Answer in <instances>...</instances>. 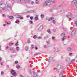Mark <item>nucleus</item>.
I'll list each match as a JSON object with an SVG mask.
<instances>
[{"label": "nucleus", "mask_w": 77, "mask_h": 77, "mask_svg": "<svg viewBox=\"0 0 77 77\" xmlns=\"http://www.w3.org/2000/svg\"><path fill=\"white\" fill-rule=\"evenodd\" d=\"M6 5L5 4H3L2 2H0V8H2L3 11H4L6 9Z\"/></svg>", "instance_id": "nucleus-1"}, {"label": "nucleus", "mask_w": 77, "mask_h": 77, "mask_svg": "<svg viewBox=\"0 0 77 77\" xmlns=\"http://www.w3.org/2000/svg\"><path fill=\"white\" fill-rule=\"evenodd\" d=\"M11 72L13 75H14V76L17 75V73L16 72V71H15V70L12 69L11 71Z\"/></svg>", "instance_id": "nucleus-2"}, {"label": "nucleus", "mask_w": 77, "mask_h": 77, "mask_svg": "<svg viewBox=\"0 0 77 77\" xmlns=\"http://www.w3.org/2000/svg\"><path fill=\"white\" fill-rule=\"evenodd\" d=\"M72 14L71 12H69L67 15H66V17H67L68 18H69V17L71 18V17H72Z\"/></svg>", "instance_id": "nucleus-3"}, {"label": "nucleus", "mask_w": 77, "mask_h": 77, "mask_svg": "<svg viewBox=\"0 0 77 77\" xmlns=\"http://www.w3.org/2000/svg\"><path fill=\"white\" fill-rule=\"evenodd\" d=\"M50 1H46L45 2V4H44V6H46V5H50Z\"/></svg>", "instance_id": "nucleus-4"}, {"label": "nucleus", "mask_w": 77, "mask_h": 77, "mask_svg": "<svg viewBox=\"0 0 77 77\" xmlns=\"http://www.w3.org/2000/svg\"><path fill=\"white\" fill-rule=\"evenodd\" d=\"M77 3V1L76 0H74L72 2V4L73 5H75Z\"/></svg>", "instance_id": "nucleus-5"}, {"label": "nucleus", "mask_w": 77, "mask_h": 77, "mask_svg": "<svg viewBox=\"0 0 77 77\" xmlns=\"http://www.w3.org/2000/svg\"><path fill=\"white\" fill-rule=\"evenodd\" d=\"M66 61L67 62L69 63L71 62V59H70V58L68 57L66 58Z\"/></svg>", "instance_id": "nucleus-6"}, {"label": "nucleus", "mask_w": 77, "mask_h": 77, "mask_svg": "<svg viewBox=\"0 0 77 77\" xmlns=\"http://www.w3.org/2000/svg\"><path fill=\"white\" fill-rule=\"evenodd\" d=\"M5 9H7L8 11H9V10H11V5H8L7 6V8H5Z\"/></svg>", "instance_id": "nucleus-7"}, {"label": "nucleus", "mask_w": 77, "mask_h": 77, "mask_svg": "<svg viewBox=\"0 0 77 77\" xmlns=\"http://www.w3.org/2000/svg\"><path fill=\"white\" fill-rule=\"evenodd\" d=\"M42 29H43V25H41L38 29V30H42Z\"/></svg>", "instance_id": "nucleus-8"}, {"label": "nucleus", "mask_w": 77, "mask_h": 77, "mask_svg": "<svg viewBox=\"0 0 77 77\" xmlns=\"http://www.w3.org/2000/svg\"><path fill=\"white\" fill-rule=\"evenodd\" d=\"M75 33H76L75 30H73L71 33V34L72 35H74Z\"/></svg>", "instance_id": "nucleus-9"}, {"label": "nucleus", "mask_w": 77, "mask_h": 77, "mask_svg": "<svg viewBox=\"0 0 77 77\" xmlns=\"http://www.w3.org/2000/svg\"><path fill=\"white\" fill-rule=\"evenodd\" d=\"M38 77V73H35L33 75V77Z\"/></svg>", "instance_id": "nucleus-10"}, {"label": "nucleus", "mask_w": 77, "mask_h": 77, "mask_svg": "<svg viewBox=\"0 0 77 77\" xmlns=\"http://www.w3.org/2000/svg\"><path fill=\"white\" fill-rule=\"evenodd\" d=\"M35 20H39V18L38 17V16L36 15L34 18Z\"/></svg>", "instance_id": "nucleus-11"}, {"label": "nucleus", "mask_w": 77, "mask_h": 77, "mask_svg": "<svg viewBox=\"0 0 77 77\" xmlns=\"http://www.w3.org/2000/svg\"><path fill=\"white\" fill-rule=\"evenodd\" d=\"M57 69H60L61 68V66L60 65H58L57 66Z\"/></svg>", "instance_id": "nucleus-12"}, {"label": "nucleus", "mask_w": 77, "mask_h": 77, "mask_svg": "<svg viewBox=\"0 0 77 77\" xmlns=\"http://www.w3.org/2000/svg\"><path fill=\"white\" fill-rule=\"evenodd\" d=\"M53 19H54V17H52L49 19H48V21H51V20H53Z\"/></svg>", "instance_id": "nucleus-13"}, {"label": "nucleus", "mask_w": 77, "mask_h": 77, "mask_svg": "<svg viewBox=\"0 0 77 77\" xmlns=\"http://www.w3.org/2000/svg\"><path fill=\"white\" fill-rule=\"evenodd\" d=\"M63 72H61L60 74V77H63Z\"/></svg>", "instance_id": "nucleus-14"}, {"label": "nucleus", "mask_w": 77, "mask_h": 77, "mask_svg": "<svg viewBox=\"0 0 77 77\" xmlns=\"http://www.w3.org/2000/svg\"><path fill=\"white\" fill-rule=\"evenodd\" d=\"M25 1L26 2H27L28 3H30V1L29 0H25Z\"/></svg>", "instance_id": "nucleus-15"}, {"label": "nucleus", "mask_w": 77, "mask_h": 77, "mask_svg": "<svg viewBox=\"0 0 77 77\" xmlns=\"http://www.w3.org/2000/svg\"><path fill=\"white\" fill-rule=\"evenodd\" d=\"M48 38V35H46L44 37V39H47Z\"/></svg>", "instance_id": "nucleus-16"}, {"label": "nucleus", "mask_w": 77, "mask_h": 77, "mask_svg": "<svg viewBox=\"0 0 77 77\" xmlns=\"http://www.w3.org/2000/svg\"><path fill=\"white\" fill-rule=\"evenodd\" d=\"M61 36H63V37H65L66 36H65V34L64 33H62L61 35Z\"/></svg>", "instance_id": "nucleus-17"}, {"label": "nucleus", "mask_w": 77, "mask_h": 77, "mask_svg": "<svg viewBox=\"0 0 77 77\" xmlns=\"http://www.w3.org/2000/svg\"><path fill=\"white\" fill-rule=\"evenodd\" d=\"M28 50H29V47L27 46H26L25 47V50H26V51H28Z\"/></svg>", "instance_id": "nucleus-18"}, {"label": "nucleus", "mask_w": 77, "mask_h": 77, "mask_svg": "<svg viewBox=\"0 0 77 77\" xmlns=\"http://www.w3.org/2000/svg\"><path fill=\"white\" fill-rule=\"evenodd\" d=\"M40 16L42 18H44V15L43 14H41Z\"/></svg>", "instance_id": "nucleus-19"}, {"label": "nucleus", "mask_w": 77, "mask_h": 77, "mask_svg": "<svg viewBox=\"0 0 77 77\" xmlns=\"http://www.w3.org/2000/svg\"><path fill=\"white\" fill-rule=\"evenodd\" d=\"M16 68L17 69H19V68H20V65H17L16 66Z\"/></svg>", "instance_id": "nucleus-20"}, {"label": "nucleus", "mask_w": 77, "mask_h": 77, "mask_svg": "<svg viewBox=\"0 0 77 77\" xmlns=\"http://www.w3.org/2000/svg\"><path fill=\"white\" fill-rule=\"evenodd\" d=\"M71 48L69 47L67 48V50L68 51H71Z\"/></svg>", "instance_id": "nucleus-21"}, {"label": "nucleus", "mask_w": 77, "mask_h": 77, "mask_svg": "<svg viewBox=\"0 0 77 77\" xmlns=\"http://www.w3.org/2000/svg\"><path fill=\"white\" fill-rule=\"evenodd\" d=\"M16 18H20V17H21V16L20 15H16Z\"/></svg>", "instance_id": "nucleus-22"}, {"label": "nucleus", "mask_w": 77, "mask_h": 77, "mask_svg": "<svg viewBox=\"0 0 77 77\" xmlns=\"http://www.w3.org/2000/svg\"><path fill=\"white\" fill-rule=\"evenodd\" d=\"M16 50H17V51H19V50H20V48L18 47H16Z\"/></svg>", "instance_id": "nucleus-23"}, {"label": "nucleus", "mask_w": 77, "mask_h": 77, "mask_svg": "<svg viewBox=\"0 0 77 77\" xmlns=\"http://www.w3.org/2000/svg\"><path fill=\"white\" fill-rule=\"evenodd\" d=\"M47 32L48 33L51 34V31H50V29H49L47 31Z\"/></svg>", "instance_id": "nucleus-24"}, {"label": "nucleus", "mask_w": 77, "mask_h": 77, "mask_svg": "<svg viewBox=\"0 0 77 77\" xmlns=\"http://www.w3.org/2000/svg\"><path fill=\"white\" fill-rule=\"evenodd\" d=\"M55 51L57 52V51H59V48H56L55 50Z\"/></svg>", "instance_id": "nucleus-25"}, {"label": "nucleus", "mask_w": 77, "mask_h": 77, "mask_svg": "<svg viewBox=\"0 0 77 77\" xmlns=\"http://www.w3.org/2000/svg\"><path fill=\"white\" fill-rule=\"evenodd\" d=\"M14 43H11L9 44V46H11V45H14Z\"/></svg>", "instance_id": "nucleus-26"}, {"label": "nucleus", "mask_w": 77, "mask_h": 77, "mask_svg": "<svg viewBox=\"0 0 77 77\" xmlns=\"http://www.w3.org/2000/svg\"><path fill=\"white\" fill-rule=\"evenodd\" d=\"M39 2V1L38 0H36L35 1V3L36 4H38Z\"/></svg>", "instance_id": "nucleus-27"}, {"label": "nucleus", "mask_w": 77, "mask_h": 77, "mask_svg": "<svg viewBox=\"0 0 77 77\" xmlns=\"http://www.w3.org/2000/svg\"><path fill=\"white\" fill-rule=\"evenodd\" d=\"M75 62V59H73V60H72V61L71 62V63H74V62Z\"/></svg>", "instance_id": "nucleus-28"}, {"label": "nucleus", "mask_w": 77, "mask_h": 77, "mask_svg": "<svg viewBox=\"0 0 77 77\" xmlns=\"http://www.w3.org/2000/svg\"><path fill=\"white\" fill-rule=\"evenodd\" d=\"M9 50H12V51H14V49L13 48H11Z\"/></svg>", "instance_id": "nucleus-29"}, {"label": "nucleus", "mask_w": 77, "mask_h": 77, "mask_svg": "<svg viewBox=\"0 0 77 77\" xmlns=\"http://www.w3.org/2000/svg\"><path fill=\"white\" fill-rule=\"evenodd\" d=\"M37 37V35H34L33 37V38L34 39H36V38Z\"/></svg>", "instance_id": "nucleus-30"}, {"label": "nucleus", "mask_w": 77, "mask_h": 77, "mask_svg": "<svg viewBox=\"0 0 77 77\" xmlns=\"http://www.w3.org/2000/svg\"><path fill=\"white\" fill-rule=\"evenodd\" d=\"M16 23H17V24H19L20 23V21L18 20H16L15 22Z\"/></svg>", "instance_id": "nucleus-31"}, {"label": "nucleus", "mask_w": 77, "mask_h": 77, "mask_svg": "<svg viewBox=\"0 0 77 77\" xmlns=\"http://www.w3.org/2000/svg\"><path fill=\"white\" fill-rule=\"evenodd\" d=\"M18 42H17L16 43L15 45L16 46H18Z\"/></svg>", "instance_id": "nucleus-32"}, {"label": "nucleus", "mask_w": 77, "mask_h": 77, "mask_svg": "<svg viewBox=\"0 0 77 77\" xmlns=\"http://www.w3.org/2000/svg\"><path fill=\"white\" fill-rule=\"evenodd\" d=\"M2 16L3 17H5L6 16V14H2Z\"/></svg>", "instance_id": "nucleus-33"}, {"label": "nucleus", "mask_w": 77, "mask_h": 77, "mask_svg": "<svg viewBox=\"0 0 77 77\" xmlns=\"http://www.w3.org/2000/svg\"><path fill=\"white\" fill-rule=\"evenodd\" d=\"M9 18H10V19H13V18H14V17L13 16H10Z\"/></svg>", "instance_id": "nucleus-34"}, {"label": "nucleus", "mask_w": 77, "mask_h": 77, "mask_svg": "<svg viewBox=\"0 0 77 77\" xmlns=\"http://www.w3.org/2000/svg\"><path fill=\"white\" fill-rule=\"evenodd\" d=\"M29 23L30 24H33V21L32 20L29 21Z\"/></svg>", "instance_id": "nucleus-35"}, {"label": "nucleus", "mask_w": 77, "mask_h": 77, "mask_svg": "<svg viewBox=\"0 0 77 77\" xmlns=\"http://www.w3.org/2000/svg\"><path fill=\"white\" fill-rule=\"evenodd\" d=\"M52 40H54V39H56V38L55 37H52Z\"/></svg>", "instance_id": "nucleus-36"}, {"label": "nucleus", "mask_w": 77, "mask_h": 77, "mask_svg": "<svg viewBox=\"0 0 77 77\" xmlns=\"http://www.w3.org/2000/svg\"><path fill=\"white\" fill-rule=\"evenodd\" d=\"M38 39H42V37L39 36L38 37Z\"/></svg>", "instance_id": "nucleus-37"}, {"label": "nucleus", "mask_w": 77, "mask_h": 77, "mask_svg": "<svg viewBox=\"0 0 77 77\" xmlns=\"http://www.w3.org/2000/svg\"><path fill=\"white\" fill-rule=\"evenodd\" d=\"M1 75H3L4 74V72L3 71H2L1 73Z\"/></svg>", "instance_id": "nucleus-38"}, {"label": "nucleus", "mask_w": 77, "mask_h": 77, "mask_svg": "<svg viewBox=\"0 0 77 77\" xmlns=\"http://www.w3.org/2000/svg\"><path fill=\"white\" fill-rule=\"evenodd\" d=\"M65 39V37H64L63 38H62V41H63Z\"/></svg>", "instance_id": "nucleus-39"}, {"label": "nucleus", "mask_w": 77, "mask_h": 77, "mask_svg": "<svg viewBox=\"0 0 77 77\" xmlns=\"http://www.w3.org/2000/svg\"><path fill=\"white\" fill-rule=\"evenodd\" d=\"M53 22L54 24H56V22L55 20H53Z\"/></svg>", "instance_id": "nucleus-40"}, {"label": "nucleus", "mask_w": 77, "mask_h": 77, "mask_svg": "<svg viewBox=\"0 0 77 77\" xmlns=\"http://www.w3.org/2000/svg\"><path fill=\"white\" fill-rule=\"evenodd\" d=\"M30 20H33V17H30Z\"/></svg>", "instance_id": "nucleus-41"}, {"label": "nucleus", "mask_w": 77, "mask_h": 77, "mask_svg": "<svg viewBox=\"0 0 77 77\" xmlns=\"http://www.w3.org/2000/svg\"><path fill=\"white\" fill-rule=\"evenodd\" d=\"M44 48H47V45H44Z\"/></svg>", "instance_id": "nucleus-42"}, {"label": "nucleus", "mask_w": 77, "mask_h": 77, "mask_svg": "<svg viewBox=\"0 0 77 77\" xmlns=\"http://www.w3.org/2000/svg\"><path fill=\"white\" fill-rule=\"evenodd\" d=\"M46 43H47V45L48 44H50V42L49 41H47L46 42Z\"/></svg>", "instance_id": "nucleus-43"}, {"label": "nucleus", "mask_w": 77, "mask_h": 77, "mask_svg": "<svg viewBox=\"0 0 77 77\" xmlns=\"http://www.w3.org/2000/svg\"><path fill=\"white\" fill-rule=\"evenodd\" d=\"M18 61H16L14 62V63H15V64H17V63H18Z\"/></svg>", "instance_id": "nucleus-44"}, {"label": "nucleus", "mask_w": 77, "mask_h": 77, "mask_svg": "<svg viewBox=\"0 0 77 77\" xmlns=\"http://www.w3.org/2000/svg\"><path fill=\"white\" fill-rule=\"evenodd\" d=\"M69 56H72V53H70L69 54Z\"/></svg>", "instance_id": "nucleus-45"}, {"label": "nucleus", "mask_w": 77, "mask_h": 77, "mask_svg": "<svg viewBox=\"0 0 77 77\" xmlns=\"http://www.w3.org/2000/svg\"><path fill=\"white\" fill-rule=\"evenodd\" d=\"M75 23L76 24V26L77 27V20L75 21Z\"/></svg>", "instance_id": "nucleus-46"}, {"label": "nucleus", "mask_w": 77, "mask_h": 77, "mask_svg": "<svg viewBox=\"0 0 77 77\" xmlns=\"http://www.w3.org/2000/svg\"><path fill=\"white\" fill-rule=\"evenodd\" d=\"M10 23H11L9 21V22H8V23H7V26H8V24H10Z\"/></svg>", "instance_id": "nucleus-47"}, {"label": "nucleus", "mask_w": 77, "mask_h": 77, "mask_svg": "<svg viewBox=\"0 0 77 77\" xmlns=\"http://www.w3.org/2000/svg\"><path fill=\"white\" fill-rule=\"evenodd\" d=\"M37 55H38V53H36L35 54L34 56H37Z\"/></svg>", "instance_id": "nucleus-48"}, {"label": "nucleus", "mask_w": 77, "mask_h": 77, "mask_svg": "<svg viewBox=\"0 0 77 77\" xmlns=\"http://www.w3.org/2000/svg\"><path fill=\"white\" fill-rule=\"evenodd\" d=\"M31 47H32V49H33V47H34V45H31Z\"/></svg>", "instance_id": "nucleus-49"}, {"label": "nucleus", "mask_w": 77, "mask_h": 77, "mask_svg": "<svg viewBox=\"0 0 77 77\" xmlns=\"http://www.w3.org/2000/svg\"><path fill=\"white\" fill-rule=\"evenodd\" d=\"M20 3H23L24 2V1H22V0H20Z\"/></svg>", "instance_id": "nucleus-50"}, {"label": "nucleus", "mask_w": 77, "mask_h": 77, "mask_svg": "<svg viewBox=\"0 0 77 77\" xmlns=\"http://www.w3.org/2000/svg\"><path fill=\"white\" fill-rule=\"evenodd\" d=\"M51 60H53V58L51 57H50L49 60H51Z\"/></svg>", "instance_id": "nucleus-51"}, {"label": "nucleus", "mask_w": 77, "mask_h": 77, "mask_svg": "<svg viewBox=\"0 0 77 77\" xmlns=\"http://www.w3.org/2000/svg\"><path fill=\"white\" fill-rule=\"evenodd\" d=\"M48 17H46V20H48Z\"/></svg>", "instance_id": "nucleus-52"}, {"label": "nucleus", "mask_w": 77, "mask_h": 77, "mask_svg": "<svg viewBox=\"0 0 77 77\" xmlns=\"http://www.w3.org/2000/svg\"><path fill=\"white\" fill-rule=\"evenodd\" d=\"M20 20H23V17H20Z\"/></svg>", "instance_id": "nucleus-53"}, {"label": "nucleus", "mask_w": 77, "mask_h": 77, "mask_svg": "<svg viewBox=\"0 0 77 77\" xmlns=\"http://www.w3.org/2000/svg\"><path fill=\"white\" fill-rule=\"evenodd\" d=\"M38 47H35V50H38Z\"/></svg>", "instance_id": "nucleus-54"}, {"label": "nucleus", "mask_w": 77, "mask_h": 77, "mask_svg": "<svg viewBox=\"0 0 77 77\" xmlns=\"http://www.w3.org/2000/svg\"><path fill=\"white\" fill-rule=\"evenodd\" d=\"M53 31H54V32H56V29H53Z\"/></svg>", "instance_id": "nucleus-55"}, {"label": "nucleus", "mask_w": 77, "mask_h": 77, "mask_svg": "<svg viewBox=\"0 0 77 77\" xmlns=\"http://www.w3.org/2000/svg\"><path fill=\"white\" fill-rule=\"evenodd\" d=\"M4 63L3 62L1 63V65H3V64Z\"/></svg>", "instance_id": "nucleus-56"}, {"label": "nucleus", "mask_w": 77, "mask_h": 77, "mask_svg": "<svg viewBox=\"0 0 77 77\" xmlns=\"http://www.w3.org/2000/svg\"><path fill=\"white\" fill-rule=\"evenodd\" d=\"M2 60V59L1 57H0V62H1Z\"/></svg>", "instance_id": "nucleus-57"}, {"label": "nucleus", "mask_w": 77, "mask_h": 77, "mask_svg": "<svg viewBox=\"0 0 77 77\" xmlns=\"http://www.w3.org/2000/svg\"><path fill=\"white\" fill-rule=\"evenodd\" d=\"M33 3H34V2H31V5H33Z\"/></svg>", "instance_id": "nucleus-58"}, {"label": "nucleus", "mask_w": 77, "mask_h": 77, "mask_svg": "<svg viewBox=\"0 0 77 77\" xmlns=\"http://www.w3.org/2000/svg\"><path fill=\"white\" fill-rule=\"evenodd\" d=\"M6 24H5L3 25V26H4V27H5V26H6Z\"/></svg>", "instance_id": "nucleus-59"}, {"label": "nucleus", "mask_w": 77, "mask_h": 77, "mask_svg": "<svg viewBox=\"0 0 77 77\" xmlns=\"http://www.w3.org/2000/svg\"><path fill=\"white\" fill-rule=\"evenodd\" d=\"M30 15L27 16V18H29V17H30Z\"/></svg>", "instance_id": "nucleus-60"}, {"label": "nucleus", "mask_w": 77, "mask_h": 77, "mask_svg": "<svg viewBox=\"0 0 77 77\" xmlns=\"http://www.w3.org/2000/svg\"><path fill=\"white\" fill-rule=\"evenodd\" d=\"M0 50H2V46H0Z\"/></svg>", "instance_id": "nucleus-61"}, {"label": "nucleus", "mask_w": 77, "mask_h": 77, "mask_svg": "<svg viewBox=\"0 0 77 77\" xmlns=\"http://www.w3.org/2000/svg\"><path fill=\"white\" fill-rule=\"evenodd\" d=\"M30 40H28V43H30Z\"/></svg>", "instance_id": "nucleus-62"}, {"label": "nucleus", "mask_w": 77, "mask_h": 77, "mask_svg": "<svg viewBox=\"0 0 77 77\" xmlns=\"http://www.w3.org/2000/svg\"><path fill=\"white\" fill-rule=\"evenodd\" d=\"M20 77H23V76L22 75H21L20 76Z\"/></svg>", "instance_id": "nucleus-63"}, {"label": "nucleus", "mask_w": 77, "mask_h": 77, "mask_svg": "<svg viewBox=\"0 0 77 77\" xmlns=\"http://www.w3.org/2000/svg\"><path fill=\"white\" fill-rule=\"evenodd\" d=\"M7 17H9V18H10V16H9V15H8L7 16Z\"/></svg>", "instance_id": "nucleus-64"}]
</instances>
